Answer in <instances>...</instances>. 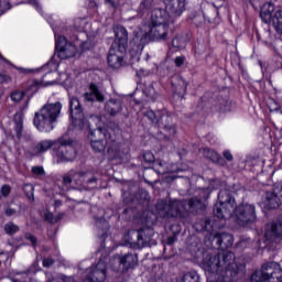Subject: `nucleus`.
<instances>
[{
  "mask_svg": "<svg viewBox=\"0 0 282 282\" xmlns=\"http://www.w3.org/2000/svg\"><path fill=\"white\" fill-rule=\"evenodd\" d=\"M232 251H223L221 253L204 256L200 263L207 282H235L246 270V264L235 261Z\"/></svg>",
  "mask_w": 282,
  "mask_h": 282,
  "instance_id": "f257e3e1",
  "label": "nucleus"
},
{
  "mask_svg": "<svg viewBox=\"0 0 282 282\" xmlns=\"http://www.w3.org/2000/svg\"><path fill=\"white\" fill-rule=\"evenodd\" d=\"M232 213L236 223L242 228L251 226L257 221V207L252 204H240L237 206L232 192L230 189H221L218 193V202L214 205V215L217 219H230Z\"/></svg>",
  "mask_w": 282,
  "mask_h": 282,
  "instance_id": "f03ea898",
  "label": "nucleus"
},
{
  "mask_svg": "<svg viewBox=\"0 0 282 282\" xmlns=\"http://www.w3.org/2000/svg\"><path fill=\"white\" fill-rule=\"evenodd\" d=\"M206 199H208V189L198 188L196 195L185 200H158L155 208L159 217L162 219H171L173 217H180L184 224H188L191 213H197V210H206Z\"/></svg>",
  "mask_w": 282,
  "mask_h": 282,
  "instance_id": "7ed1b4c3",
  "label": "nucleus"
},
{
  "mask_svg": "<svg viewBox=\"0 0 282 282\" xmlns=\"http://www.w3.org/2000/svg\"><path fill=\"white\" fill-rule=\"evenodd\" d=\"M88 138L95 153H102V151L106 149L109 160H118L122 158V144L105 133L102 128L91 130Z\"/></svg>",
  "mask_w": 282,
  "mask_h": 282,
  "instance_id": "20e7f679",
  "label": "nucleus"
},
{
  "mask_svg": "<svg viewBox=\"0 0 282 282\" xmlns=\"http://www.w3.org/2000/svg\"><path fill=\"white\" fill-rule=\"evenodd\" d=\"M63 111V104L61 101L45 104L33 118V124L41 133H50L54 131V123L58 122Z\"/></svg>",
  "mask_w": 282,
  "mask_h": 282,
  "instance_id": "39448f33",
  "label": "nucleus"
},
{
  "mask_svg": "<svg viewBox=\"0 0 282 282\" xmlns=\"http://www.w3.org/2000/svg\"><path fill=\"white\" fill-rule=\"evenodd\" d=\"M115 36L116 39L108 53V65L112 69H120L122 63H124V54H127V47L129 46V33L124 26H117Z\"/></svg>",
  "mask_w": 282,
  "mask_h": 282,
  "instance_id": "423d86ee",
  "label": "nucleus"
},
{
  "mask_svg": "<svg viewBox=\"0 0 282 282\" xmlns=\"http://www.w3.org/2000/svg\"><path fill=\"white\" fill-rule=\"evenodd\" d=\"M251 282H282V268L278 262L271 261L262 264L261 270L251 274Z\"/></svg>",
  "mask_w": 282,
  "mask_h": 282,
  "instance_id": "0eeeda50",
  "label": "nucleus"
},
{
  "mask_svg": "<svg viewBox=\"0 0 282 282\" xmlns=\"http://www.w3.org/2000/svg\"><path fill=\"white\" fill-rule=\"evenodd\" d=\"M57 147L55 159L57 164L65 162H74L76 160V149H74V140L67 137V134L57 139Z\"/></svg>",
  "mask_w": 282,
  "mask_h": 282,
  "instance_id": "6e6552de",
  "label": "nucleus"
},
{
  "mask_svg": "<svg viewBox=\"0 0 282 282\" xmlns=\"http://www.w3.org/2000/svg\"><path fill=\"white\" fill-rule=\"evenodd\" d=\"M155 113L153 110H148L145 112V118L153 122V124H159V128L164 131L165 138H172L177 133L175 124H173V117L169 112H163L161 117Z\"/></svg>",
  "mask_w": 282,
  "mask_h": 282,
  "instance_id": "1a4fd4ad",
  "label": "nucleus"
},
{
  "mask_svg": "<svg viewBox=\"0 0 282 282\" xmlns=\"http://www.w3.org/2000/svg\"><path fill=\"white\" fill-rule=\"evenodd\" d=\"M69 111L73 127L79 130L85 129V127H87V118H85L83 105H80L78 97L73 96L69 98Z\"/></svg>",
  "mask_w": 282,
  "mask_h": 282,
  "instance_id": "9d476101",
  "label": "nucleus"
},
{
  "mask_svg": "<svg viewBox=\"0 0 282 282\" xmlns=\"http://www.w3.org/2000/svg\"><path fill=\"white\" fill-rule=\"evenodd\" d=\"M109 256H104L99 259L98 263L90 269H87V275L84 282H105L107 281V262Z\"/></svg>",
  "mask_w": 282,
  "mask_h": 282,
  "instance_id": "9b49d317",
  "label": "nucleus"
},
{
  "mask_svg": "<svg viewBox=\"0 0 282 282\" xmlns=\"http://www.w3.org/2000/svg\"><path fill=\"white\" fill-rule=\"evenodd\" d=\"M169 34H171V26L169 24H149L145 39L154 43H162V41H169Z\"/></svg>",
  "mask_w": 282,
  "mask_h": 282,
  "instance_id": "f8f14e48",
  "label": "nucleus"
},
{
  "mask_svg": "<svg viewBox=\"0 0 282 282\" xmlns=\"http://www.w3.org/2000/svg\"><path fill=\"white\" fill-rule=\"evenodd\" d=\"M263 204L268 210H274L282 206V182L274 185L272 191L265 192Z\"/></svg>",
  "mask_w": 282,
  "mask_h": 282,
  "instance_id": "ddd939ff",
  "label": "nucleus"
},
{
  "mask_svg": "<svg viewBox=\"0 0 282 282\" xmlns=\"http://www.w3.org/2000/svg\"><path fill=\"white\" fill-rule=\"evenodd\" d=\"M55 50H56L57 56H58V58H61V61H67V58H74V56H76V52H77L76 45L67 42L65 36H59L55 41Z\"/></svg>",
  "mask_w": 282,
  "mask_h": 282,
  "instance_id": "4468645a",
  "label": "nucleus"
},
{
  "mask_svg": "<svg viewBox=\"0 0 282 282\" xmlns=\"http://www.w3.org/2000/svg\"><path fill=\"white\" fill-rule=\"evenodd\" d=\"M170 17H182L186 10V0H163Z\"/></svg>",
  "mask_w": 282,
  "mask_h": 282,
  "instance_id": "2eb2a0df",
  "label": "nucleus"
},
{
  "mask_svg": "<svg viewBox=\"0 0 282 282\" xmlns=\"http://www.w3.org/2000/svg\"><path fill=\"white\" fill-rule=\"evenodd\" d=\"M264 237L267 241L279 243L282 241V223H273L267 226Z\"/></svg>",
  "mask_w": 282,
  "mask_h": 282,
  "instance_id": "dca6fc26",
  "label": "nucleus"
},
{
  "mask_svg": "<svg viewBox=\"0 0 282 282\" xmlns=\"http://www.w3.org/2000/svg\"><path fill=\"white\" fill-rule=\"evenodd\" d=\"M84 102H105V95L98 89L94 83L89 85L88 91L83 94Z\"/></svg>",
  "mask_w": 282,
  "mask_h": 282,
  "instance_id": "f3484780",
  "label": "nucleus"
},
{
  "mask_svg": "<svg viewBox=\"0 0 282 282\" xmlns=\"http://www.w3.org/2000/svg\"><path fill=\"white\" fill-rule=\"evenodd\" d=\"M169 19H171V15L166 9H154L150 25H169Z\"/></svg>",
  "mask_w": 282,
  "mask_h": 282,
  "instance_id": "a211bd4d",
  "label": "nucleus"
},
{
  "mask_svg": "<svg viewBox=\"0 0 282 282\" xmlns=\"http://www.w3.org/2000/svg\"><path fill=\"white\" fill-rule=\"evenodd\" d=\"M119 265H122L123 272H128V270H133L138 265V254L135 253H124L122 256H118Z\"/></svg>",
  "mask_w": 282,
  "mask_h": 282,
  "instance_id": "6ab92c4d",
  "label": "nucleus"
},
{
  "mask_svg": "<svg viewBox=\"0 0 282 282\" xmlns=\"http://www.w3.org/2000/svg\"><path fill=\"white\" fill-rule=\"evenodd\" d=\"M123 104L121 99H109L105 105V111L108 113V116H111L112 118L118 116V113H122Z\"/></svg>",
  "mask_w": 282,
  "mask_h": 282,
  "instance_id": "aec40b11",
  "label": "nucleus"
},
{
  "mask_svg": "<svg viewBox=\"0 0 282 282\" xmlns=\"http://www.w3.org/2000/svg\"><path fill=\"white\" fill-rule=\"evenodd\" d=\"M260 18L263 23H274V3L264 2L260 10Z\"/></svg>",
  "mask_w": 282,
  "mask_h": 282,
  "instance_id": "412c9836",
  "label": "nucleus"
},
{
  "mask_svg": "<svg viewBox=\"0 0 282 282\" xmlns=\"http://www.w3.org/2000/svg\"><path fill=\"white\" fill-rule=\"evenodd\" d=\"M213 242L217 243L219 248H231V246L235 243V238L232 235L227 232H217L213 237Z\"/></svg>",
  "mask_w": 282,
  "mask_h": 282,
  "instance_id": "4be33fe9",
  "label": "nucleus"
},
{
  "mask_svg": "<svg viewBox=\"0 0 282 282\" xmlns=\"http://www.w3.org/2000/svg\"><path fill=\"white\" fill-rule=\"evenodd\" d=\"M58 140H42L35 144V147L32 150V155H41V153H45L46 151H50L51 147H54V144H57Z\"/></svg>",
  "mask_w": 282,
  "mask_h": 282,
  "instance_id": "5701e85b",
  "label": "nucleus"
},
{
  "mask_svg": "<svg viewBox=\"0 0 282 282\" xmlns=\"http://www.w3.org/2000/svg\"><path fill=\"white\" fill-rule=\"evenodd\" d=\"M139 246H149L151 243V239H153V229L145 228L140 229L137 235Z\"/></svg>",
  "mask_w": 282,
  "mask_h": 282,
  "instance_id": "b1692460",
  "label": "nucleus"
},
{
  "mask_svg": "<svg viewBox=\"0 0 282 282\" xmlns=\"http://www.w3.org/2000/svg\"><path fill=\"white\" fill-rule=\"evenodd\" d=\"M153 171L158 173L159 175H166V173H180L182 169L176 167L174 170L169 169V164L165 162H162L161 160H158L153 164Z\"/></svg>",
  "mask_w": 282,
  "mask_h": 282,
  "instance_id": "393cba45",
  "label": "nucleus"
},
{
  "mask_svg": "<svg viewBox=\"0 0 282 282\" xmlns=\"http://www.w3.org/2000/svg\"><path fill=\"white\" fill-rule=\"evenodd\" d=\"M13 122L15 124L14 131L18 140H21L23 135V115L22 113H15L13 117Z\"/></svg>",
  "mask_w": 282,
  "mask_h": 282,
  "instance_id": "a878e982",
  "label": "nucleus"
},
{
  "mask_svg": "<svg viewBox=\"0 0 282 282\" xmlns=\"http://www.w3.org/2000/svg\"><path fill=\"white\" fill-rule=\"evenodd\" d=\"M86 173H90L89 176H85V189L86 191H95L96 189V183L98 182V178H96V173L94 170L86 171Z\"/></svg>",
  "mask_w": 282,
  "mask_h": 282,
  "instance_id": "bb28decb",
  "label": "nucleus"
},
{
  "mask_svg": "<svg viewBox=\"0 0 282 282\" xmlns=\"http://www.w3.org/2000/svg\"><path fill=\"white\" fill-rule=\"evenodd\" d=\"M43 87V82L39 79H30L25 86V94H36Z\"/></svg>",
  "mask_w": 282,
  "mask_h": 282,
  "instance_id": "cd10ccee",
  "label": "nucleus"
},
{
  "mask_svg": "<svg viewBox=\"0 0 282 282\" xmlns=\"http://www.w3.org/2000/svg\"><path fill=\"white\" fill-rule=\"evenodd\" d=\"M68 174L70 175L73 182H75V184H80L83 182V180H85V177H89V175H91V172H85V171H75V170H70L68 172Z\"/></svg>",
  "mask_w": 282,
  "mask_h": 282,
  "instance_id": "c85d7f7f",
  "label": "nucleus"
},
{
  "mask_svg": "<svg viewBox=\"0 0 282 282\" xmlns=\"http://www.w3.org/2000/svg\"><path fill=\"white\" fill-rule=\"evenodd\" d=\"M273 25L275 26L278 34H281L282 36V10L274 13Z\"/></svg>",
  "mask_w": 282,
  "mask_h": 282,
  "instance_id": "c756f323",
  "label": "nucleus"
},
{
  "mask_svg": "<svg viewBox=\"0 0 282 282\" xmlns=\"http://www.w3.org/2000/svg\"><path fill=\"white\" fill-rule=\"evenodd\" d=\"M204 155L208 160H212V162H219L220 160H223L221 155H219V153H217L215 150H212V149H205Z\"/></svg>",
  "mask_w": 282,
  "mask_h": 282,
  "instance_id": "7c9ffc66",
  "label": "nucleus"
},
{
  "mask_svg": "<svg viewBox=\"0 0 282 282\" xmlns=\"http://www.w3.org/2000/svg\"><path fill=\"white\" fill-rule=\"evenodd\" d=\"M182 282H199V274L195 271L187 272L183 275Z\"/></svg>",
  "mask_w": 282,
  "mask_h": 282,
  "instance_id": "2f4dec72",
  "label": "nucleus"
},
{
  "mask_svg": "<svg viewBox=\"0 0 282 282\" xmlns=\"http://www.w3.org/2000/svg\"><path fill=\"white\" fill-rule=\"evenodd\" d=\"M209 226L210 219H200L198 223L194 225V228H196V230H208Z\"/></svg>",
  "mask_w": 282,
  "mask_h": 282,
  "instance_id": "473e14b6",
  "label": "nucleus"
},
{
  "mask_svg": "<svg viewBox=\"0 0 282 282\" xmlns=\"http://www.w3.org/2000/svg\"><path fill=\"white\" fill-rule=\"evenodd\" d=\"M172 47L174 50H184V40L181 36H175L172 40Z\"/></svg>",
  "mask_w": 282,
  "mask_h": 282,
  "instance_id": "72a5a7b5",
  "label": "nucleus"
},
{
  "mask_svg": "<svg viewBox=\"0 0 282 282\" xmlns=\"http://www.w3.org/2000/svg\"><path fill=\"white\" fill-rule=\"evenodd\" d=\"M4 232H7V235H14L19 232V226L14 225V223H8L4 226Z\"/></svg>",
  "mask_w": 282,
  "mask_h": 282,
  "instance_id": "f704fd0d",
  "label": "nucleus"
},
{
  "mask_svg": "<svg viewBox=\"0 0 282 282\" xmlns=\"http://www.w3.org/2000/svg\"><path fill=\"white\" fill-rule=\"evenodd\" d=\"M24 96H25V91L15 90L11 94V100H13V102H21Z\"/></svg>",
  "mask_w": 282,
  "mask_h": 282,
  "instance_id": "c9c22d12",
  "label": "nucleus"
},
{
  "mask_svg": "<svg viewBox=\"0 0 282 282\" xmlns=\"http://www.w3.org/2000/svg\"><path fill=\"white\" fill-rule=\"evenodd\" d=\"M143 161L145 164H155V156L151 152L147 151L143 153Z\"/></svg>",
  "mask_w": 282,
  "mask_h": 282,
  "instance_id": "e433bc0d",
  "label": "nucleus"
},
{
  "mask_svg": "<svg viewBox=\"0 0 282 282\" xmlns=\"http://www.w3.org/2000/svg\"><path fill=\"white\" fill-rule=\"evenodd\" d=\"M153 6V0H142L140 3V10L144 11V10H151Z\"/></svg>",
  "mask_w": 282,
  "mask_h": 282,
  "instance_id": "4c0bfd02",
  "label": "nucleus"
},
{
  "mask_svg": "<svg viewBox=\"0 0 282 282\" xmlns=\"http://www.w3.org/2000/svg\"><path fill=\"white\" fill-rule=\"evenodd\" d=\"M10 10V2L8 0H0V14Z\"/></svg>",
  "mask_w": 282,
  "mask_h": 282,
  "instance_id": "58836bf2",
  "label": "nucleus"
},
{
  "mask_svg": "<svg viewBox=\"0 0 282 282\" xmlns=\"http://www.w3.org/2000/svg\"><path fill=\"white\" fill-rule=\"evenodd\" d=\"M184 63H186V57L184 55L177 56L174 59L175 67H182L184 65Z\"/></svg>",
  "mask_w": 282,
  "mask_h": 282,
  "instance_id": "ea45409f",
  "label": "nucleus"
},
{
  "mask_svg": "<svg viewBox=\"0 0 282 282\" xmlns=\"http://www.w3.org/2000/svg\"><path fill=\"white\" fill-rule=\"evenodd\" d=\"M147 96H148V98H151V100H156L158 99V93H155V88H153V86H150L148 88Z\"/></svg>",
  "mask_w": 282,
  "mask_h": 282,
  "instance_id": "a19ab883",
  "label": "nucleus"
},
{
  "mask_svg": "<svg viewBox=\"0 0 282 282\" xmlns=\"http://www.w3.org/2000/svg\"><path fill=\"white\" fill-rule=\"evenodd\" d=\"M25 239L28 241H31L33 248H36V243H37V239L36 236L32 235V234H25Z\"/></svg>",
  "mask_w": 282,
  "mask_h": 282,
  "instance_id": "79ce46f5",
  "label": "nucleus"
},
{
  "mask_svg": "<svg viewBox=\"0 0 282 282\" xmlns=\"http://www.w3.org/2000/svg\"><path fill=\"white\" fill-rule=\"evenodd\" d=\"M32 174L33 175H44L45 170L43 169V166H33L32 167Z\"/></svg>",
  "mask_w": 282,
  "mask_h": 282,
  "instance_id": "37998d69",
  "label": "nucleus"
},
{
  "mask_svg": "<svg viewBox=\"0 0 282 282\" xmlns=\"http://www.w3.org/2000/svg\"><path fill=\"white\" fill-rule=\"evenodd\" d=\"M45 221H48V224H54L58 221V219H54V214L52 213H46L44 216Z\"/></svg>",
  "mask_w": 282,
  "mask_h": 282,
  "instance_id": "c03bdc74",
  "label": "nucleus"
},
{
  "mask_svg": "<svg viewBox=\"0 0 282 282\" xmlns=\"http://www.w3.org/2000/svg\"><path fill=\"white\" fill-rule=\"evenodd\" d=\"M10 80H12L10 75H6V74L0 73V85H3L6 83H10Z\"/></svg>",
  "mask_w": 282,
  "mask_h": 282,
  "instance_id": "a18cd8bd",
  "label": "nucleus"
},
{
  "mask_svg": "<svg viewBox=\"0 0 282 282\" xmlns=\"http://www.w3.org/2000/svg\"><path fill=\"white\" fill-rule=\"evenodd\" d=\"M10 192H11L10 185H3L1 187L2 197H8V195H10Z\"/></svg>",
  "mask_w": 282,
  "mask_h": 282,
  "instance_id": "49530a36",
  "label": "nucleus"
},
{
  "mask_svg": "<svg viewBox=\"0 0 282 282\" xmlns=\"http://www.w3.org/2000/svg\"><path fill=\"white\" fill-rule=\"evenodd\" d=\"M54 263H55V261L52 258H45L43 260V267L44 268H52V265H54Z\"/></svg>",
  "mask_w": 282,
  "mask_h": 282,
  "instance_id": "de8ad7c7",
  "label": "nucleus"
},
{
  "mask_svg": "<svg viewBox=\"0 0 282 282\" xmlns=\"http://www.w3.org/2000/svg\"><path fill=\"white\" fill-rule=\"evenodd\" d=\"M63 182H64V184H65L66 186H69V184H72V182H74V180L72 178L69 172L64 175Z\"/></svg>",
  "mask_w": 282,
  "mask_h": 282,
  "instance_id": "09e8293b",
  "label": "nucleus"
},
{
  "mask_svg": "<svg viewBox=\"0 0 282 282\" xmlns=\"http://www.w3.org/2000/svg\"><path fill=\"white\" fill-rule=\"evenodd\" d=\"M140 195H141V198L144 199V202H149L151 199L149 192H147L145 189H141Z\"/></svg>",
  "mask_w": 282,
  "mask_h": 282,
  "instance_id": "8fccbe9b",
  "label": "nucleus"
},
{
  "mask_svg": "<svg viewBox=\"0 0 282 282\" xmlns=\"http://www.w3.org/2000/svg\"><path fill=\"white\" fill-rule=\"evenodd\" d=\"M178 83H180L182 91L185 94L186 87H188V84H186V80H184L183 78H178Z\"/></svg>",
  "mask_w": 282,
  "mask_h": 282,
  "instance_id": "3c124183",
  "label": "nucleus"
},
{
  "mask_svg": "<svg viewBox=\"0 0 282 282\" xmlns=\"http://www.w3.org/2000/svg\"><path fill=\"white\" fill-rule=\"evenodd\" d=\"M224 158H225L228 162H232V160H234L232 153H231L229 150H226V151L224 152Z\"/></svg>",
  "mask_w": 282,
  "mask_h": 282,
  "instance_id": "603ef678",
  "label": "nucleus"
},
{
  "mask_svg": "<svg viewBox=\"0 0 282 282\" xmlns=\"http://www.w3.org/2000/svg\"><path fill=\"white\" fill-rule=\"evenodd\" d=\"M6 215H7V217H12V215H17V209H13V208H7L6 209Z\"/></svg>",
  "mask_w": 282,
  "mask_h": 282,
  "instance_id": "864d4df0",
  "label": "nucleus"
},
{
  "mask_svg": "<svg viewBox=\"0 0 282 282\" xmlns=\"http://www.w3.org/2000/svg\"><path fill=\"white\" fill-rule=\"evenodd\" d=\"M98 224H102L105 230H109V223H107V220L100 219V220L97 223V225H98Z\"/></svg>",
  "mask_w": 282,
  "mask_h": 282,
  "instance_id": "5fc2aeb1",
  "label": "nucleus"
},
{
  "mask_svg": "<svg viewBox=\"0 0 282 282\" xmlns=\"http://www.w3.org/2000/svg\"><path fill=\"white\" fill-rule=\"evenodd\" d=\"M63 282H76V280L73 276H64L62 279Z\"/></svg>",
  "mask_w": 282,
  "mask_h": 282,
  "instance_id": "6e6d98bb",
  "label": "nucleus"
},
{
  "mask_svg": "<svg viewBox=\"0 0 282 282\" xmlns=\"http://www.w3.org/2000/svg\"><path fill=\"white\" fill-rule=\"evenodd\" d=\"M54 206H55V208H61V206H63V202L61 199H56L54 202Z\"/></svg>",
  "mask_w": 282,
  "mask_h": 282,
  "instance_id": "4d7b16f0",
  "label": "nucleus"
},
{
  "mask_svg": "<svg viewBox=\"0 0 282 282\" xmlns=\"http://www.w3.org/2000/svg\"><path fill=\"white\" fill-rule=\"evenodd\" d=\"M169 243H173V238H169Z\"/></svg>",
  "mask_w": 282,
  "mask_h": 282,
  "instance_id": "13d9d810",
  "label": "nucleus"
},
{
  "mask_svg": "<svg viewBox=\"0 0 282 282\" xmlns=\"http://www.w3.org/2000/svg\"><path fill=\"white\" fill-rule=\"evenodd\" d=\"M221 162H224V159H223V160H220V161L218 162V164H224V163H221Z\"/></svg>",
  "mask_w": 282,
  "mask_h": 282,
  "instance_id": "bf43d9fd",
  "label": "nucleus"
},
{
  "mask_svg": "<svg viewBox=\"0 0 282 282\" xmlns=\"http://www.w3.org/2000/svg\"><path fill=\"white\" fill-rule=\"evenodd\" d=\"M0 58H3V55L0 53Z\"/></svg>",
  "mask_w": 282,
  "mask_h": 282,
  "instance_id": "052dcab7",
  "label": "nucleus"
},
{
  "mask_svg": "<svg viewBox=\"0 0 282 282\" xmlns=\"http://www.w3.org/2000/svg\"><path fill=\"white\" fill-rule=\"evenodd\" d=\"M137 76H140V72H137Z\"/></svg>",
  "mask_w": 282,
  "mask_h": 282,
  "instance_id": "680f3d73",
  "label": "nucleus"
},
{
  "mask_svg": "<svg viewBox=\"0 0 282 282\" xmlns=\"http://www.w3.org/2000/svg\"><path fill=\"white\" fill-rule=\"evenodd\" d=\"M174 166V169H177V165H173Z\"/></svg>",
  "mask_w": 282,
  "mask_h": 282,
  "instance_id": "e2e57ef3",
  "label": "nucleus"
},
{
  "mask_svg": "<svg viewBox=\"0 0 282 282\" xmlns=\"http://www.w3.org/2000/svg\"><path fill=\"white\" fill-rule=\"evenodd\" d=\"M281 113H282V111H281Z\"/></svg>",
  "mask_w": 282,
  "mask_h": 282,
  "instance_id": "0e129e2a",
  "label": "nucleus"
}]
</instances>
